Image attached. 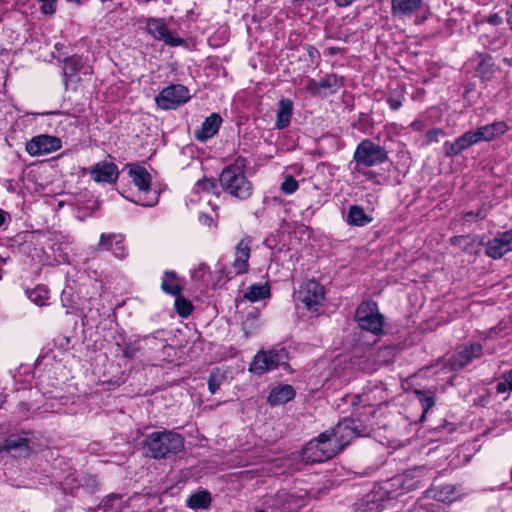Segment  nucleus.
<instances>
[{"label":"nucleus","mask_w":512,"mask_h":512,"mask_svg":"<svg viewBox=\"0 0 512 512\" xmlns=\"http://www.w3.org/2000/svg\"><path fill=\"white\" fill-rule=\"evenodd\" d=\"M10 260L9 257H3L0 255V280L2 279L3 277V267L8 263V261Z\"/></svg>","instance_id":"63"},{"label":"nucleus","mask_w":512,"mask_h":512,"mask_svg":"<svg viewBox=\"0 0 512 512\" xmlns=\"http://www.w3.org/2000/svg\"><path fill=\"white\" fill-rule=\"evenodd\" d=\"M26 295L37 306L47 305L49 290L44 285H37L33 289L26 290Z\"/></svg>","instance_id":"35"},{"label":"nucleus","mask_w":512,"mask_h":512,"mask_svg":"<svg viewBox=\"0 0 512 512\" xmlns=\"http://www.w3.org/2000/svg\"><path fill=\"white\" fill-rule=\"evenodd\" d=\"M154 337H144L135 340L124 341V343L117 344L122 352V356L127 359H134L144 355V351L150 343L154 342Z\"/></svg>","instance_id":"18"},{"label":"nucleus","mask_w":512,"mask_h":512,"mask_svg":"<svg viewBox=\"0 0 512 512\" xmlns=\"http://www.w3.org/2000/svg\"><path fill=\"white\" fill-rule=\"evenodd\" d=\"M416 393L419 396L420 401L422 402L424 412L428 411L434 405L433 398L426 396L424 393L420 391H416Z\"/></svg>","instance_id":"52"},{"label":"nucleus","mask_w":512,"mask_h":512,"mask_svg":"<svg viewBox=\"0 0 512 512\" xmlns=\"http://www.w3.org/2000/svg\"><path fill=\"white\" fill-rule=\"evenodd\" d=\"M478 142L479 138L477 137L476 131H467L450 145V152L458 154Z\"/></svg>","instance_id":"30"},{"label":"nucleus","mask_w":512,"mask_h":512,"mask_svg":"<svg viewBox=\"0 0 512 512\" xmlns=\"http://www.w3.org/2000/svg\"><path fill=\"white\" fill-rule=\"evenodd\" d=\"M224 380H225V375L223 373H221L219 369L212 371L208 377L209 391L212 394H215L219 390V388L222 385Z\"/></svg>","instance_id":"42"},{"label":"nucleus","mask_w":512,"mask_h":512,"mask_svg":"<svg viewBox=\"0 0 512 512\" xmlns=\"http://www.w3.org/2000/svg\"><path fill=\"white\" fill-rule=\"evenodd\" d=\"M129 176L140 194H147L151 190L152 177L147 169L138 164L129 166Z\"/></svg>","instance_id":"20"},{"label":"nucleus","mask_w":512,"mask_h":512,"mask_svg":"<svg viewBox=\"0 0 512 512\" xmlns=\"http://www.w3.org/2000/svg\"><path fill=\"white\" fill-rule=\"evenodd\" d=\"M217 184L214 179L203 178L196 182L194 191L196 193L219 194Z\"/></svg>","instance_id":"40"},{"label":"nucleus","mask_w":512,"mask_h":512,"mask_svg":"<svg viewBox=\"0 0 512 512\" xmlns=\"http://www.w3.org/2000/svg\"><path fill=\"white\" fill-rule=\"evenodd\" d=\"M424 472L422 468H416L410 471H407L401 481L402 488L406 491H412L420 487L421 484V474Z\"/></svg>","instance_id":"32"},{"label":"nucleus","mask_w":512,"mask_h":512,"mask_svg":"<svg viewBox=\"0 0 512 512\" xmlns=\"http://www.w3.org/2000/svg\"><path fill=\"white\" fill-rule=\"evenodd\" d=\"M344 86V78L337 74H326L320 80L309 78L305 90L313 96L327 97L336 94Z\"/></svg>","instance_id":"10"},{"label":"nucleus","mask_w":512,"mask_h":512,"mask_svg":"<svg viewBox=\"0 0 512 512\" xmlns=\"http://www.w3.org/2000/svg\"><path fill=\"white\" fill-rule=\"evenodd\" d=\"M80 474L72 473L67 475L61 482L62 489L65 493L71 495L77 494L80 490Z\"/></svg>","instance_id":"38"},{"label":"nucleus","mask_w":512,"mask_h":512,"mask_svg":"<svg viewBox=\"0 0 512 512\" xmlns=\"http://www.w3.org/2000/svg\"><path fill=\"white\" fill-rule=\"evenodd\" d=\"M404 100V89L397 84L396 88L391 89L389 92L386 102L390 109L396 111L400 109Z\"/></svg>","instance_id":"37"},{"label":"nucleus","mask_w":512,"mask_h":512,"mask_svg":"<svg viewBox=\"0 0 512 512\" xmlns=\"http://www.w3.org/2000/svg\"><path fill=\"white\" fill-rule=\"evenodd\" d=\"M97 250L110 251L118 259H124L127 256L124 236L120 233H102Z\"/></svg>","instance_id":"15"},{"label":"nucleus","mask_w":512,"mask_h":512,"mask_svg":"<svg viewBox=\"0 0 512 512\" xmlns=\"http://www.w3.org/2000/svg\"><path fill=\"white\" fill-rule=\"evenodd\" d=\"M143 448L147 456L163 459L181 452L184 448V438L173 430L155 431L146 435Z\"/></svg>","instance_id":"3"},{"label":"nucleus","mask_w":512,"mask_h":512,"mask_svg":"<svg viewBox=\"0 0 512 512\" xmlns=\"http://www.w3.org/2000/svg\"><path fill=\"white\" fill-rule=\"evenodd\" d=\"M388 158V151L385 147L366 138L361 140L356 146L350 165L354 163V171H360V168H370L381 165L385 163Z\"/></svg>","instance_id":"4"},{"label":"nucleus","mask_w":512,"mask_h":512,"mask_svg":"<svg viewBox=\"0 0 512 512\" xmlns=\"http://www.w3.org/2000/svg\"><path fill=\"white\" fill-rule=\"evenodd\" d=\"M339 51H340V48H338V47H329V48H327V49L324 51V53H325L326 55L334 56V55L338 54V53H339Z\"/></svg>","instance_id":"64"},{"label":"nucleus","mask_w":512,"mask_h":512,"mask_svg":"<svg viewBox=\"0 0 512 512\" xmlns=\"http://www.w3.org/2000/svg\"><path fill=\"white\" fill-rule=\"evenodd\" d=\"M512 251V228L498 233L485 245V254L492 259H500Z\"/></svg>","instance_id":"14"},{"label":"nucleus","mask_w":512,"mask_h":512,"mask_svg":"<svg viewBox=\"0 0 512 512\" xmlns=\"http://www.w3.org/2000/svg\"><path fill=\"white\" fill-rule=\"evenodd\" d=\"M372 221V217L364 212L363 207L359 205H352L349 207V211L346 217V222L350 226L362 227L369 224Z\"/></svg>","instance_id":"28"},{"label":"nucleus","mask_w":512,"mask_h":512,"mask_svg":"<svg viewBox=\"0 0 512 512\" xmlns=\"http://www.w3.org/2000/svg\"><path fill=\"white\" fill-rule=\"evenodd\" d=\"M91 179L97 183H115L119 177L118 166L113 162L100 161L90 170Z\"/></svg>","instance_id":"16"},{"label":"nucleus","mask_w":512,"mask_h":512,"mask_svg":"<svg viewBox=\"0 0 512 512\" xmlns=\"http://www.w3.org/2000/svg\"><path fill=\"white\" fill-rule=\"evenodd\" d=\"M298 188V181L292 175H286L280 186L281 191L286 195L295 193Z\"/></svg>","instance_id":"44"},{"label":"nucleus","mask_w":512,"mask_h":512,"mask_svg":"<svg viewBox=\"0 0 512 512\" xmlns=\"http://www.w3.org/2000/svg\"><path fill=\"white\" fill-rule=\"evenodd\" d=\"M495 389L498 394H503L507 391H510V385L508 384L507 380H503L496 384Z\"/></svg>","instance_id":"56"},{"label":"nucleus","mask_w":512,"mask_h":512,"mask_svg":"<svg viewBox=\"0 0 512 512\" xmlns=\"http://www.w3.org/2000/svg\"><path fill=\"white\" fill-rule=\"evenodd\" d=\"M222 118L218 113H211L202 122L199 129L195 130L194 135L198 141L205 142L216 135L222 124Z\"/></svg>","instance_id":"19"},{"label":"nucleus","mask_w":512,"mask_h":512,"mask_svg":"<svg viewBox=\"0 0 512 512\" xmlns=\"http://www.w3.org/2000/svg\"><path fill=\"white\" fill-rule=\"evenodd\" d=\"M10 219L9 213L0 208V228L10 221Z\"/></svg>","instance_id":"60"},{"label":"nucleus","mask_w":512,"mask_h":512,"mask_svg":"<svg viewBox=\"0 0 512 512\" xmlns=\"http://www.w3.org/2000/svg\"><path fill=\"white\" fill-rule=\"evenodd\" d=\"M294 298L308 311L317 312L325 300V289L319 282L308 280L300 285Z\"/></svg>","instance_id":"7"},{"label":"nucleus","mask_w":512,"mask_h":512,"mask_svg":"<svg viewBox=\"0 0 512 512\" xmlns=\"http://www.w3.org/2000/svg\"><path fill=\"white\" fill-rule=\"evenodd\" d=\"M157 202H158V195L156 193H154L149 198H144V199L139 198V200L136 201V203H138L139 205H142L144 207L153 206Z\"/></svg>","instance_id":"54"},{"label":"nucleus","mask_w":512,"mask_h":512,"mask_svg":"<svg viewBox=\"0 0 512 512\" xmlns=\"http://www.w3.org/2000/svg\"><path fill=\"white\" fill-rule=\"evenodd\" d=\"M326 431L310 440L302 449V459L307 463H321L338 454L337 447Z\"/></svg>","instance_id":"6"},{"label":"nucleus","mask_w":512,"mask_h":512,"mask_svg":"<svg viewBox=\"0 0 512 512\" xmlns=\"http://www.w3.org/2000/svg\"><path fill=\"white\" fill-rule=\"evenodd\" d=\"M355 321L363 331L380 335L383 333L384 316L380 313L378 305L373 300L362 301L355 311Z\"/></svg>","instance_id":"5"},{"label":"nucleus","mask_w":512,"mask_h":512,"mask_svg":"<svg viewBox=\"0 0 512 512\" xmlns=\"http://www.w3.org/2000/svg\"><path fill=\"white\" fill-rule=\"evenodd\" d=\"M191 98L189 89L182 84H171L163 88L155 97V103L161 110H175Z\"/></svg>","instance_id":"8"},{"label":"nucleus","mask_w":512,"mask_h":512,"mask_svg":"<svg viewBox=\"0 0 512 512\" xmlns=\"http://www.w3.org/2000/svg\"><path fill=\"white\" fill-rule=\"evenodd\" d=\"M199 221L203 225L211 226V224L213 222V218L210 215H208V214H200L199 215Z\"/></svg>","instance_id":"59"},{"label":"nucleus","mask_w":512,"mask_h":512,"mask_svg":"<svg viewBox=\"0 0 512 512\" xmlns=\"http://www.w3.org/2000/svg\"><path fill=\"white\" fill-rule=\"evenodd\" d=\"M452 244H462L463 250L469 254H478L481 250L482 242L476 237L460 236L450 239Z\"/></svg>","instance_id":"34"},{"label":"nucleus","mask_w":512,"mask_h":512,"mask_svg":"<svg viewBox=\"0 0 512 512\" xmlns=\"http://www.w3.org/2000/svg\"><path fill=\"white\" fill-rule=\"evenodd\" d=\"M487 22L492 25H500L503 22V19L497 13H494L488 16Z\"/></svg>","instance_id":"58"},{"label":"nucleus","mask_w":512,"mask_h":512,"mask_svg":"<svg viewBox=\"0 0 512 512\" xmlns=\"http://www.w3.org/2000/svg\"><path fill=\"white\" fill-rule=\"evenodd\" d=\"M356 172L361 174L367 181H370L376 185H382L383 180H385V178L381 174L367 168H360V171Z\"/></svg>","instance_id":"48"},{"label":"nucleus","mask_w":512,"mask_h":512,"mask_svg":"<svg viewBox=\"0 0 512 512\" xmlns=\"http://www.w3.org/2000/svg\"><path fill=\"white\" fill-rule=\"evenodd\" d=\"M490 206L482 204L476 211H469L463 214L462 220L464 222H473L477 220H484L490 211Z\"/></svg>","instance_id":"41"},{"label":"nucleus","mask_w":512,"mask_h":512,"mask_svg":"<svg viewBox=\"0 0 512 512\" xmlns=\"http://www.w3.org/2000/svg\"><path fill=\"white\" fill-rule=\"evenodd\" d=\"M494 65L491 62V58L489 59H482L476 69L475 73L478 77H480L482 80H490L493 77L494 74Z\"/></svg>","instance_id":"39"},{"label":"nucleus","mask_w":512,"mask_h":512,"mask_svg":"<svg viewBox=\"0 0 512 512\" xmlns=\"http://www.w3.org/2000/svg\"><path fill=\"white\" fill-rule=\"evenodd\" d=\"M209 273L210 269L208 265L205 263H200L194 270H192L191 278L195 282L203 283L205 282V278Z\"/></svg>","instance_id":"47"},{"label":"nucleus","mask_w":512,"mask_h":512,"mask_svg":"<svg viewBox=\"0 0 512 512\" xmlns=\"http://www.w3.org/2000/svg\"><path fill=\"white\" fill-rule=\"evenodd\" d=\"M452 244H462L463 250L469 254H478L481 250L482 242L476 237L460 236L450 239Z\"/></svg>","instance_id":"33"},{"label":"nucleus","mask_w":512,"mask_h":512,"mask_svg":"<svg viewBox=\"0 0 512 512\" xmlns=\"http://www.w3.org/2000/svg\"><path fill=\"white\" fill-rule=\"evenodd\" d=\"M175 309L181 317H188L192 312V304L185 298L177 296L175 300Z\"/></svg>","instance_id":"46"},{"label":"nucleus","mask_w":512,"mask_h":512,"mask_svg":"<svg viewBox=\"0 0 512 512\" xmlns=\"http://www.w3.org/2000/svg\"><path fill=\"white\" fill-rule=\"evenodd\" d=\"M509 130V126L505 121H495L491 124L478 127L475 131L479 142L481 141H492Z\"/></svg>","instance_id":"22"},{"label":"nucleus","mask_w":512,"mask_h":512,"mask_svg":"<svg viewBox=\"0 0 512 512\" xmlns=\"http://www.w3.org/2000/svg\"><path fill=\"white\" fill-rule=\"evenodd\" d=\"M335 5L340 8H345L352 5L356 0H333Z\"/></svg>","instance_id":"61"},{"label":"nucleus","mask_w":512,"mask_h":512,"mask_svg":"<svg viewBox=\"0 0 512 512\" xmlns=\"http://www.w3.org/2000/svg\"><path fill=\"white\" fill-rule=\"evenodd\" d=\"M62 148V140L59 137L40 134L26 142V151L31 156H40L58 151Z\"/></svg>","instance_id":"12"},{"label":"nucleus","mask_w":512,"mask_h":512,"mask_svg":"<svg viewBox=\"0 0 512 512\" xmlns=\"http://www.w3.org/2000/svg\"><path fill=\"white\" fill-rule=\"evenodd\" d=\"M362 501L365 510L381 511L386 507V504L390 502V498L387 497V491L378 489L366 494Z\"/></svg>","instance_id":"24"},{"label":"nucleus","mask_w":512,"mask_h":512,"mask_svg":"<svg viewBox=\"0 0 512 512\" xmlns=\"http://www.w3.org/2000/svg\"><path fill=\"white\" fill-rule=\"evenodd\" d=\"M39 1L42 3L40 10L43 14L51 15L55 12L57 0H39Z\"/></svg>","instance_id":"51"},{"label":"nucleus","mask_w":512,"mask_h":512,"mask_svg":"<svg viewBox=\"0 0 512 512\" xmlns=\"http://www.w3.org/2000/svg\"><path fill=\"white\" fill-rule=\"evenodd\" d=\"M294 2H299L301 5L308 7H321L326 4L328 0H294Z\"/></svg>","instance_id":"55"},{"label":"nucleus","mask_w":512,"mask_h":512,"mask_svg":"<svg viewBox=\"0 0 512 512\" xmlns=\"http://www.w3.org/2000/svg\"><path fill=\"white\" fill-rule=\"evenodd\" d=\"M293 114V102L288 98H283L278 103L275 127L284 129L289 126Z\"/></svg>","instance_id":"27"},{"label":"nucleus","mask_w":512,"mask_h":512,"mask_svg":"<svg viewBox=\"0 0 512 512\" xmlns=\"http://www.w3.org/2000/svg\"><path fill=\"white\" fill-rule=\"evenodd\" d=\"M148 33L157 41L170 47L187 46V41L172 32L162 18H150L146 23Z\"/></svg>","instance_id":"11"},{"label":"nucleus","mask_w":512,"mask_h":512,"mask_svg":"<svg viewBox=\"0 0 512 512\" xmlns=\"http://www.w3.org/2000/svg\"><path fill=\"white\" fill-rule=\"evenodd\" d=\"M295 397V390L291 385L280 384L271 389L267 402L270 406L283 405Z\"/></svg>","instance_id":"23"},{"label":"nucleus","mask_w":512,"mask_h":512,"mask_svg":"<svg viewBox=\"0 0 512 512\" xmlns=\"http://www.w3.org/2000/svg\"><path fill=\"white\" fill-rule=\"evenodd\" d=\"M445 137V132L442 129L435 128L427 131L425 140L427 144L437 143L441 138Z\"/></svg>","instance_id":"49"},{"label":"nucleus","mask_w":512,"mask_h":512,"mask_svg":"<svg viewBox=\"0 0 512 512\" xmlns=\"http://www.w3.org/2000/svg\"><path fill=\"white\" fill-rule=\"evenodd\" d=\"M255 322V319L247 318L246 321L243 323V331L246 337H248L252 333L251 328Z\"/></svg>","instance_id":"57"},{"label":"nucleus","mask_w":512,"mask_h":512,"mask_svg":"<svg viewBox=\"0 0 512 512\" xmlns=\"http://www.w3.org/2000/svg\"><path fill=\"white\" fill-rule=\"evenodd\" d=\"M466 494L467 491L462 485L450 487V504L454 501L461 500Z\"/></svg>","instance_id":"50"},{"label":"nucleus","mask_w":512,"mask_h":512,"mask_svg":"<svg viewBox=\"0 0 512 512\" xmlns=\"http://www.w3.org/2000/svg\"><path fill=\"white\" fill-rule=\"evenodd\" d=\"M82 68V58L73 55L63 60V76L66 88L70 83H76L79 81L77 77L78 71Z\"/></svg>","instance_id":"25"},{"label":"nucleus","mask_w":512,"mask_h":512,"mask_svg":"<svg viewBox=\"0 0 512 512\" xmlns=\"http://www.w3.org/2000/svg\"><path fill=\"white\" fill-rule=\"evenodd\" d=\"M251 239L245 237L241 239L235 247V257L232 263V268L236 275L244 274L249 269V258L251 254Z\"/></svg>","instance_id":"17"},{"label":"nucleus","mask_w":512,"mask_h":512,"mask_svg":"<svg viewBox=\"0 0 512 512\" xmlns=\"http://www.w3.org/2000/svg\"><path fill=\"white\" fill-rule=\"evenodd\" d=\"M502 379L508 381V384L510 385V391L512 392V369L504 372L502 374Z\"/></svg>","instance_id":"62"},{"label":"nucleus","mask_w":512,"mask_h":512,"mask_svg":"<svg viewBox=\"0 0 512 512\" xmlns=\"http://www.w3.org/2000/svg\"><path fill=\"white\" fill-rule=\"evenodd\" d=\"M161 289L164 293L179 296L183 290L182 282L173 270L165 271L162 276Z\"/></svg>","instance_id":"26"},{"label":"nucleus","mask_w":512,"mask_h":512,"mask_svg":"<svg viewBox=\"0 0 512 512\" xmlns=\"http://www.w3.org/2000/svg\"><path fill=\"white\" fill-rule=\"evenodd\" d=\"M427 497L438 502L446 503L448 500V489L446 487L433 485L427 491Z\"/></svg>","instance_id":"43"},{"label":"nucleus","mask_w":512,"mask_h":512,"mask_svg":"<svg viewBox=\"0 0 512 512\" xmlns=\"http://www.w3.org/2000/svg\"><path fill=\"white\" fill-rule=\"evenodd\" d=\"M374 430L373 423L368 415L363 417L346 418L339 421L331 430L326 432L330 434L329 438L337 447L338 453L341 452L356 437L370 436Z\"/></svg>","instance_id":"2"},{"label":"nucleus","mask_w":512,"mask_h":512,"mask_svg":"<svg viewBox=\"0 0 512 512\" xmlns=\"http://www.w3.org/2000/svg\"><path fill=\"white\" fill-rule=\"evenodd\" d=\"M287 354L285 349L261 350L253 357L249 371L256 375H262L276 369L280 364L285 363Z\"/></svg>","instance_id":"9"},{"label":"nucleus","mask_w":512,"mask_h":512,"mask_svg":"<svg viewBox=\"0 0 512 512\" xmlns=\"http://www.w3.org/2000/svg\"><path fill=\"white\" fill-rule=\"evenodd\" d=\"M247 160L237 157L219 174L221 191L237 200H247L253 194V184L246 175Z\"/></svg>","instance_id":"1"},{"label":"nucleus","mask_w":512,"mask_h":512,"mask_svg":"<svg viewBox=\"0 0 512 512\" xmlns=\"http://www.w3.org/2000/svg\"><path fill=\"white\" fill-rule=\"evenodd\" d=\"M211 501V494L206 490H201L190 495L187 500V506L191 509H207Z\"/></svg>","instance_id":"31"},{"label":"nucleus","mask_w":512,"mask_h":512,"mask_svg":"<svg viewBox=\"0 0 512 512\" xmlns=\"http://www.w3.org/2000/svg\"><path fill=\"white\" fill-rule=\"evenodd\" d=\"M483 348L479 343H470L461 347L450 357V371L460 370L469 365L474 359L482 356Z\"/></svg>","instance_id":"13"},{"label":"nucleus","mask_w":512,"mask_h":512,"mask_svg":"<svg viewBox=\"0 0 512 512\" xmlns=\"http://www.w3.org/2000/svg\"><path fill=\"white\" fill-rule=\"evenodd\" d=\"M80 489L91 493L98 487L97 478L93 475L80 474Z\"/></svg>","instance_id":"45"},{"label":"nucleus","mask_w":512,"mask_h":512,"mask_svg":"<svg viewBox=\"0 0 512 512\" xmlns=\"http://www.w3.org/2000/svg\"><path fill=\"white\" fill-rule=\"evenodd\" d=\"M270 297L271 290L268 282L264 284H252L244 293V298L253 303Z\"/></svg>","instance_id":"29"},{"label":"nucleus","mask_w":512,"mask_h":512,"mask_svg":"<svg viewBox=\"0 0 512 512\" xmlns=\"http://www.w3.org/2000/svg\"><path fill=\"white\" fill-rule=\"evenodd\" d=\"M17 413L18 415L23 418V419H27L28 418V414H29V411H30V405L26 402H20L17 407Z\"/></svg>","instance_id":"53"},{"label":"nucleus","mask_w":512,"mask_h":512,"mask_svg":"<svg viewBox=\"0 0 512 512\" xmlns=\"http://www.w3.org/2000/svg\"><path fill=\"white\" fill-rule=\"evenodd\" d=\"M4 448L9 451L19 450L20 453L27 454L29 451V440L25 437L10 436L4 441Z\"/></svg>","instance_id":"36"},{"label":"nucleus","mask_w":512,"mask_h":512,"mask_svg":"<svg viewBox=\"0 0 512 512\" xmlns=\"http://www.w3.org/2000/svg\"><path fill=\"white\" fill-rule=\"evenodd\" d=\"M423 4L424 0H391V12L398 18L412 17Z\"/></svg>","instance_id":"21"}]
</instances>
